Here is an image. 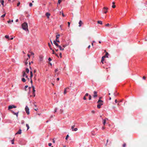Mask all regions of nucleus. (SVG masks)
<instances>
[{
    "instance_id": "f257e3e1",
    "label": "nucleus",
    "mask_w": 147,
    "mask_h": 147,
    "mask_svg": "<svg viewBox=\"0 0 147 147\" xmlns=\"http://www.w3.org/2000/svg\"><path fill=\"white\" fill-rule=\"evenodd\" d=\"M22 28L26 31H29L28 29V24L26 22L24 23L22 25Z\"/></svg>"
},
{
    "instance_id": "f03ea898",
    "label": "nucleus",
    "mask_w": 147,
    "mask_h": 147,
    "mask_svg": "<svg viewBox=\"0 0 147 147\" xmlns=\"http://www.w3.org/2000/svg\"><path fill=\"white\" fill-rule=\"evenodd\" d=\"M103 102L101 100H99L98 102L97 103L98 105H97V107L98 109H100L101 108V106L103 104Z\"/></svg>"
},
{
    "instance_id": "7ed1b4c3",
    "label": "nucleus",
    "mask_w": 147,
    "mask_h": 147,
    "mask_svg": "<svg viewBox=\"0 0 147 147\" xmlns=\"http://www.w3.org/2000/svg\"><path fill=\"white\" fill-rule=\"evenodd\" d=\"M25 110L27 114L28 115H29L30 113L29 112V109L27 106H26L25 108Z\"/></svg>"
},
{
    "instance_id": "20e7f679",
    "label": "nucleus",
    "mask_w": 147,
    "mask_h": 147,
    "mask_svg": "<svg viewBox=\"0 0 147 147\" xmlns=\"http://www.w3.org/2000/svg\"><path fill=\"white\" fill-rule=\"evenodd\" d=\"M16 108V106L15 105H10L8 107V110H9V109H11L13 108Z\"/></svg>"
},
{
    "instance_id": "39448f33",
    "label": "nucleus",
    "mask_w": 147,
    "mask_h": 147,
    "mask_svg": "<svg viewBox=\"0 0 147 147\" xmlns=\"http://www.w3.org/2000/svg\"><path fill=\"white\" fill-rule=\"evenodd\" d=\"M108 9V8L107 7H104L103 8L102 11L104 13H106L107 12Z\"/></svg>"
},
{
    "instance_id": "423d86ee",
    "label": "nucleus",
    "mask_w": 147,
    "mask_h": 147,
    "mask_svg": "<svg viewBox=\"0 0 147 147\" xmlns=\"http://www.w3.org/2000/svg\"><path fill=\"white\" fill-rule=\"evenodd\" d=\"M60 36V35L59 34H57L56 36V41H57V42L60 43V41L59 40V38Z\"/></svg>"
},
{
    "instance_id": "0eeeda50",
    "label": "nucleus",
    "mask_w": 147,
    "mask_h": 147,
    "mask_svg": "<svg viewBox=\"0 0 147 147\" xmlns=\"http://www.w3.org/2000/svg\"><path fill=\"white\" fill-rule=\"evenodd\" d=\"M22 76L24 77H25L26 78H27L28 79H29L28 78V76L26 75V74L25 73V72L24 71H22Z\"/></svg>"
},
{
    "instance_id": "6e6552de",
    "label": "nucleus",
    "mask_w": 147,
    "mask_h": 147,
    "mask_svg": "<svg viewBox=\"0 0 147 147\" xmlns=\"http://www.w3.org/2000/svg\"><path fill=\"white\" fill-rule=\"evenodd\" d=\"M53 43L54 44L55 46L58 47V46H59V45H58V44L57 43V41L55 40H54L53 42Z\"/></svg>"
},
{
    "instance_id": "1a4fd4ad",
    "label": "nucleus",
    "mask_w": 147,
    "mask_h": 147,
    "mask_svg": "<svg viewBox=\"0 0 147 147\" xmlns=\"http://www.w3.org/2000/svg\"><path fill=\"white\" fill-rule=\"evenodd\" d=\"M94 95H93V97H97V92L96 91H94Z\"/></svg>"
},
{
    "instance_id": "9d476101",
    "label": "nucleus",
    "mask_w": 147,
    "mask_h": 147,
    "mask_svg": "<svg viewBox=\"0 0 147 147\" xmlns=\"http://www.w3.org/2000/svg\"><path fill=\"white\" fill-rule=\"evenodd\" d=\"M22 133V130L20 129L19 130L16 134V135L18 134H21Z\"/></svg>"
},
{
    "instance_id": "9b49d317",
    "label": "nucleus",
    "mask_w": 147,
    "mask_h": 147,
    "mask_svg": "<svg viewBox=\"0 0 147 147\" xmlns=\"http://www.w3.org/2000/svg\"><path fill=\"white\" fill-rule=\"evenodd\" d=\"M88 95H89V94H88V93H86V94H85V96L83 97L84 100H86V96H88Z\"/></svg>"
},
{
    "instance_id": "f8f14e48",
    "label": "nucleus",
    "mask_w": 147,
    "mask_h": 147,
    "mask_svg": "<svg viewBox=\"0 0 147 147\" xmlns=\"http://www.w3.org/2000/svg\"><path fill=\"white\" fill-rule=\"evenodd\" d=\"M83 24V23L82 22L81 20H80L79 22V26L81 27L82 26V24Z\"/></svg>"
},
{
    "instance_id": "ddd939ff",
    "label": "nucleus",
    "mask_w": 147,
    "mask_h": 147,
    "mask_svg": "<svg viewBox=\"0 0 147 147\" xmlns=\"http://www.w3.org/2000/svg\"><path fill=\"white\" fill-rule=\"evenodd\" d=\"M46 15L47 17L48 18H49V16H50V14L49 13H46Z\"/></svg>"
},
{
    "instance_id": "4468645a",
    "label": "nucleus",
    "mask_w": 147,
    "mask_h": 147,
    "mask_svg": "<svg viewBox=\"0 0 147 147\" xmlns=\"http://www.w3.org/2000/svg\"><path fill=\"white\" fill-rule=\"evenodd\" d=\"M69 87H67V88H65V90H64V94H66L67 92V89H69Z\"/></svg>"
},
{
    "instance_id": "2eb2a0df",
    "label": "nucleus",
    "mask_w": 147,
    "mask_h": 147,
    "mask_svg": "<svg viewBox=\"0 0 147 147\" xmlns=\"http://www.w3.org/2000/svg\"><path fill=\"white\" fill-rule=\"evenodd\" d=\"M106 119L108 120V119L106 118L104 120H103V124L104 125H105L106 122Z\"/></svg>"
},
{
    "instance_id": "dca6fc26",
    "label": "nucleus",
    "mask_w": 147,
    "mask_h": 147,
    "mask_svg": "<svg viewBox=\"0 0 147 147\" xmlns=\"http://www.w3.org/2000/svg\"><path fill=\"white\" fill-rule=\"evenodd\" d=\"M109 55V53H108L106 52V54L105 55L103 56V57H105V58L106 57H108V55Z\"/></svg>"
},
{
    "instance_id": "f3484780",
    "label": "nucleus",
    "mask_w": 147,
    "mask_h": 147,
    "mask_svg": "<svg viewBox=\"0 0 147 147\" xmlns=\"http://www.w3.org/2000/svg\"><path fill=\"white\" fill-rule=\"evenodd\" d=\"M115 2H113V3H112V4H113V5L112 6V7L113 8H115V7H116L115 5Z\"/></svg>"
},
{
    "instance_id": "a211bd4d",
    "label": "nucleus",
    "mask_w": 147,
    "mask_h": 147,
    "mask_svg": "<svg viewBox=\"0 0 147 147\" xmlns=\"http://www.w3.org/2000/svg\"><path fill=\"white\" fill-rule=\"evenodd\" d=\"M0 2H1L2 5H3V6H4V1L3 0H1Z\"/></svg>"
},
{
    "instance_id": "6ab92c4d",
    "label": "nucleus",
    "mask_w": 147,
    "mask_h": 147,
    "mask_svg": "<svg viewBox=\"0 0 147 147\" xmlns=\"http://www.w3.org/2000/svg\"><path fill=\"white\" fill-rule=\"evenodd\" d=\"M58 47L59 48L60 50H63L64 49V48H62V47L60 45H59Z\"/></svg>"
},
{
    "instance_id": "aec40b11",
    "label": "nucleus",
    "mask_w": 147,
    "mask_h": 147,
    "mask_svg": "<svg viewBox=\"0 0 147 147\" xmlns=\"http://www.w3.org/2000/svg\"><path fill=\"white\" fill-rule=\"evenodd\" d=\"M105 57H103V56L102 57L101 59V62L103 63V61H104V58Z\"/></svg>"
},
{
    "instance_id": "412c9836",
    "label": "nucleus",
    "mask_w": 147,
    "mask_h": 147,
    "mask_svg": "<svg viewBox=\"0 0 147 147\" xmlns=\"http://www.w3.org/2000/svg\"><path fill=\"white\" fill-rule=\"evenodd\" d=\"M32 90L33 92H35V90L34 87L33 86H32Z\"/></svg>"
},
{
    "instance_id": "4be33fe9",
    "label": "nucleus",
    "mask_w": 147,
    "mask_h": 147,
    "mask_svg": "<svg viewBox=\"0 0 147 147\" xmlns=\"http://www.w3.org/2000/svg\"><path fill=\"white\" fill-rule=\"evenodd\" d=\"M97 23L101 25H102V21H97Z\"/></svg>"
},
{
    "instance_id": "5701e85b",
    "label": "nucleus",
    "mask_w": 147,
    "mask_h": 147,
    "mask_svg": "<svg viewBox=\"0 0 147 147\" xmlns=\"http://www.w3.org/2000/svg\"><path fill=\"white\" fill-rule=\"evenodd\" d=\"M30 79H31V78H32V77L33 76V74H32V71H30Z\"/></svg>"
},
{
    "instance_id": "b1692460",
    "label": "nucleus",
    "mask_w": 147,
    "mask_h": 147,
    "mask_svg": "<svg viewBox=\"0 0 147 147\" xmlns=\"http://www.w3.org/2000/svg\"><path fill=\"white\" fill-rule=\"evenodd\" d=\"M5 38L8 39L9 40L10 39L9 36L8 35H6L5 36Z\"/></svg>"
},
{
    "instance_id": "393cba45",
    "label": "nucleus",
    "mask_w": 147,
    "mask_h": 147,
    "mask_svg": "<svg viewBox=\"0 0 147 147\" xmlns=\"http://www.w3.org/2000/svg\"><path fill=\"white\" fill-rule=\"evenodd\" d=\"M29 69H28V68H26V72L27 73H29Z\"/></svg>"
},
{
    "instance_id": "a878e982",
    "label": "nucleus",
    "mask_w": 147,
    "mask_h": 147,
    "mask_svg": "<svg viewBox=\"0 0 147 147\" xmlns=\"http://www.w3.org/2000/svg\"><path fill=\"white\" fill-rule=\"evenodd\" d=\"M22 81L23 82H25L26 81V80L24 78H23L22 79Z\"/></svg>"
},
{
    "instance_id": "bb28decb",
    "label": "nucleus",
    "mask_w": 147,
    "mask_h": 147,
    "mask_svg": "<svg viewBox=\"0 0 147 147\" xmlns=\"http://www.w3.org/2000/svg\"><path fill=\"white\" fill-rule=\"evenodd\" d=\"M26 127H27V130H28L29 128V125L27 124H26Z\"/></svg>"
},
{
    "instance_id": "cd10ccee",
    "label": "nucleus",
    "mask_w": 147,
    "mask_h": 147,
    "mask_svg": "<svg viewBox=\"0 0 147 147\" xmlns=\"http://www.w3.org/2000/svg\"><path fill=\"white\" fill-rule=\"evenodd\" d=\"M61 14L62 15V16L63 17H65V15L63 13V12H62L61 13V12L60 11V14L61 15Z\"/></svg>"
},
{
    "instance_id": "c85d7f7f",
    "label": "nucleus",
    "mask_w": 147,
    "mask_h": 147,
    "mask_svg": "<svg viewBox=\"0 0 147 147\" xmlns=\"http://www.w3.org/2000/svg\"><path fill=\"white\" fill-rule=\"evenodd\" d=\"M28 58H27V59H26V61L25 62V64L26 65L28 64V62H27V60H28Z\"/></svg>"
},
{
    "instance_id": "c756f323",
    "label": "nucleus",
    "mask_w": 147,
    "mask_h": 147,
    "mask_svg": "<svg viewBox=\"0 0 147 147\" xmlns=\"http://www.w3.org/2000/svg\"><path fill=\"white\" fill-rule=\"evenodd\" d=\"M13 113L14 115H16L17 117H18V112H17V113H15L13 112Z\"/></svg>"
},
{
    "instance_id": "7c9ffc66",
    "label": "nucleus",
    "mask_w": 147,
    "mask_h": 147,
    "mask_svg": "<svg viewBox=\"0 0 147 147\" xmlns=\"http://www.w3.org/2000/svg\"><path fill=\"white\" fill-rule=\"evenodd\" d=\"M5 14H6L5 13L3 15H2L1 16V17L2 18H4L5 17Z\"/></svg>"
},
{
    "instance_id": "2f4dec72",
    "label": "nucleus",
    "mask_w": 147,
    "mask_h": 147,
    "mask_svg": "<svg viewBox=\"0 0 147 147\" xmlns=\"http://www.w3.org/2000/svg\"><path fill=\"white\" fill-rule=\"evenodd\" d=\"M126 144L125 143L123 144V147H126Z\"/></svg>"
},
{
    "instance_id": "473e14b6",
    "label": "nucleus",
    "mask_w": 147,
    "mask_h": 147,
    "mask_svg": "<svg viewBox=\"0 0 147 147\" xmlns=\"http://www.w3.org/2000/svg\"><path fill=\"white\" fill-rule=\"evenodd\" d=\"M91 97L90 95H89V100H91Z\"/></svg>"
},
{
    "instance_id": "72a5a7b5",
    "label": "nucleus",
    "mask_w": 147,
    "mask_h": 147,
    "mask_svg": "<svg viewBox=\"0 0 147 147\" xmlns=\"http://www.w3.org/2000/svg\"><path fill=\"white\" fill-rule=\"evenodd\" d=\"M20 2H19L18 3H17V6H19V5H20Z\"/></svg>"
},
{
    "instance_id": "f704fd0d",
    "label": "nucleus",
    "mask_w": 147,
    "mask_h": 147,
    "mask_svg": "<svg viewBox=\"0 0 147 147\" xmlns=\"http://www.w3.org/2000/svg\"><path fill=\"white\" fill-rule=\"evenodd\" d=\"M69 137V135H67L65 138V139L66 140H67V139Z\"/></svg>"
},
{
    "instance_id": "c9c22d12",
    "label": "nucleus",
    "mask_w": 147,
    "mask_h": 147,
    "mask_svg": "<svg viewBox=\"0 0 147 147\" xmlns=\"http://www.w3.org/2000/svg\"><path fill=\"white\" fill-rule=\"evenodd\" d=\"M61 2V0H58V3L59 4H60V3Z\"/></svg>"
},
{
    "instance_id": "e433bc0d",
    "label": "nucleus",
    "mask_w": 147,
    "mask_h": 147,
    "mask_svg": "<svg viewBox=\"0 0 147 147\" xmlns=\"http://www.w3.org/2000/svg\"><path fill=\"white\" fill-rule=\"evenodd\" d=\"M11 143L12 144H14V140H11Z\"/></svg>"
},
{
    "instance_id": "4c0bfd02",
    "label": "nucleus",
    "mask_w": 147,
    "mask_h": 147,
    "mask_svg": "<svg viewBox=\"0 0 147 147\" xmlns=\"http://www.w3.org/2000/svg\"><path fill=\"white\" fill-rule=\"evenodd\" d=\"M78 130V129L77 128H75L74 129V131H76Z\"/></svg>"
},
{
    "instance_id": "58836bf2",
    "label": "nucleus",
    "mask_w": 147,
    "mask_h": 147,
    "mask_svg": "<svg viewBox=\"0 0 147 147\" xmlns=\"http://www.w3.org/2000/svg\"><path fill=\"white\" fill-rule=\"evenodd\" d=\"M32 3H30L29 4V6L30 7H32Z\"/></svg>"
},
{
    "instance_id": "ea45409f",
    "label": "nucleus",
    "mask_w": 147,
    "mask_h": 147,
    "mask_svg": "<svg viewBox=\"0 0 147 147\" xmlns=\"http://www.w3.org/2000/svg\"><path fill=\"white\" fill-rule=\"evenodd\" d=\"M68 24V27H70V22H67Z\"/></svg>"
},
{
    "instance_id": "a19ab883",
    "label": "nucleus",
    "mask_w": 147,
    "mask_h": 147,
    "mask_svg": "<svg viewBox=\"0 0 147 147\" xmlns=\"http://www.w3.org/2000/svg\"><path fill=\"white\" fill-rule=\"evenodd\" d=\"M74 127L73 126H71V129H72V131H74Z\"/></svg>"
},
{
    "instance_id": "79ce46f5",
    "label": "nucleus",
    "mask_w": 147,
    "mask_h": 147,
    "mask_svg": "<svg viewBox=\"0 0 147 147\" xmlns=\"http://www.w3.org/2000/svg\"><path fill=\"white\" fill-rule=\"evenodd\" d=\"M28 85H26V86H25V90H26V89L28 88Z\"/></svg>"
},
{
    "instance_id": "37998d69",
    "label": "nucleus",
    "mask_w": 147,
    "mask_h": 147,
    "mask_svg": "<svg viewBox=\"0 0 147 147\" xmlns=\"http://www.w3.org/2000/svg\"><path fill=\"white\" fill-rule=\"evenodd\" d=\"M52 144L51 143H49L48 144V145L49 146H51Z\"/></svg>"
},
{
    "instance_id": "c03bdc74",
    "label": "nucleus",
    "mask_w": 147,
    "mask_h": 147,
    "mask_svg": "<svg viewBox=\"0 0 147 147\" xmlns=\"http://www.w3.org/2000/svg\"><path fill=\"white\" fill-rule=\"evenodd\" d=\"M58 71V69H56L55 70V73H56Z\"/></svg>"
},
{
    "instance_id": "a18cd8bd",
    "label": "nucleus",
    "mask_w": 147,
    "mask_h": 147,
    "mask_svg": "<svg viewBox=\"0 0 147 147\" xmlns=\"http://www.w3.org/2000/svg\"><path fill=\"white\" fill-rule=\"evenodd\" d=\"M59 55H60V58H61L62 57V53H60V54H59Z\"/></svg>"
},
{
    "instance_id": "49530a36",
    "label": "nucleus",
    "mask_w": 147,
    "mask_h": 147,
    "mask_svg": "<svg viewBox=\"0 0 147 147\" xmlns=\"http://www.w3.org/2000/svg\"><path fill=\"white\" fill-rule=\"evenodd\" d=\"M57 110V108H55V110H54V112L55 113V112H56Z\"/></svg>"
},
{
    "instance_id": "de8ad7c7",
    "label": "nucleus",
    "mask_w": 147,
    "mask_h": 147,
    "mask_svg": "<svg viewBox=\"0 0 147 147\" xmlns=\"http://www.w3.org/2000/svg\"><path fill=\"white\" fill-rule=\"evenodd\" d=\"M109 25H110L108 23V24H106L105 25V26H109Z\"/></svg>"
},
{
    "instance_id": "09e8293b",
    "label": "nucleus",
    "mask_w": 147,
    "mask_h": 147,
    "mask_svg": "<svg viewBox=\"0 0 147 147\" xmlns=\"http://www.w3.org/2000/svg\"><path fill=\"white\" fill-rule=\"evenodd\" d=\"M51 60L52 59L50 58H49L48 59V60L49 61H51Z\"/></svg>"
},
{
    "instance_id": "8fccbe9b",
    "label": "nucleus",
    "mask_w": 147,
    "mask_h": 147,
    "mask_svg": "<svg viewBox=\"0 0 147 147\" xmlns=\"http://www.w3.org/2000/svg\"><path fill=\"white\" fill-rule=\"evenodd\" d=\"M52 52H53V53H52V54H55V52H54V50H52Z\"/></svg>"
},
{
    "instance_id": "3c124183",
    "label": "nucleus",
    "mask_w": 147,
    "mask_h": 147,
    "mask_svg": "<svg viewBox=\"0 0 147 147\" xmlns=\"http://www.w3.org/2000/svg\"><path fill=\"white\" fill-rule=\"evenodd\" d=\"M33 95L34 96H35V92L33 93Z\"/></svg>"
},
{
    "instance_id": "603ef678",
    "label": "nucleus",
    "mask_w": 147,
    "mask_h": 147,
    "mask_svg": "<svg viewBox=\"0 0 147 147\" xmlns=\"http://www.w3.org/2000/svg\"><path fill=\"white\" fill-rule=\"evenodd\" d=\"M11 22V21L10 20H9V21H7V22L8 23H10Z\"/></svg>"
},
{
    "instance_id": "864d4df0",
    "label": "nucleus",
    "mask_w": 147,
    "mask_h": 147,
    "mask_svg": "<svg viewBox=\"0 0 147 147\" xmlns=\"http://www.w3.org/2000/svg\"><path fill=\"white\" fill-rule=\"evenodd\" d=\"M63 111V110L62 109L60 110V112L61 113Z\"/></svg>"
},
{
    "instance_id": "5fc2aeb1",
    "label": "nucleus",
    "mask_w": 147,
    "mask_h": 147,
    "mask_svg": "<svg viewBox=\"0 0 147 147\" xmlns=\"http://www.w3.org/2000/svg\"><path fill=\"white\" fill-rule=\"evenodd\" d=\"M34 109L36 111H37V110H38V108H36V109Z\"/></svg>"
},
{
    "instance_id": "6e6d98bb",
    "label": "nucleus",
    "mask_w": 147,
    "mask_h": 147,
    "mask_svg": "<svg viewBox=\"0 0 147 147\" xmlns=\"http://www.w3.org/2000/svg\"><path fill=\"white\" fill-rule=\"evenodd\" d=\"M48 46L49 47H51V45L49 43H48Z\"/></svg>"
},
{
    "instance_id": "4d7b16f0",
    "label": "nucleus",
    "mask_w": 147,
    "mask_h": 147,
    "mask_svg": "<svg viewBox=\"0 0 147 147\" xmlns=\"http://www.w3.org/2000/svg\"><path fill=\"white\" fill-rule=\"evenodd\" d=\"M92 113H95V111H92Z\"/></svg>"
},
{
    "instance_id": "13d9d810",
    "label": "nucleus",
    "mask_w": 147,
    "mask_h": 147,
    "mask_svg": "<svg viewBox=\"0 0 147 147\" xmlns=\"http://www.w3.org/2000/svg\"><path fill=\"white\" fill-rule=\"evenodd\" d=\"M108 141H109V140H108V139L107 140V144H106V145H107V144L108 143Z\"/></svg>"
},
{
    "instance_id": "bf43d9fd",
    "label": "nucleus",
    "mask_w": 147,
    "mask_h": 147,
    "mask_svg": "<svg viewBox=\"0 0 147 147\" xmlns=\"http://www.w3.org/2000/svg\"><path fill=\"white\" fill-rule=\"evenodd\" d=\"M146 78V77L144 76L143 77V79H144V80Z\"/></svg>"
},
{
    "instance_id": "052dcab7",
    "label": "nucleus",
    "mask_w": 147,
    "mask_h": 147,
    "mask_svg": "<svg viewBox=\"0 0 147 147\" xmlns=\"http://www.w3.org/2000/svg\"><path fill=\"white\" fill-rule=\"evenodd\" d=\"M31 55H34V53H33V52H31Z\"/></svg>"
},
{
    "instance_id": "680f3d73",
    "label": "nucleus",
    "mask_w": 147,
    "mask_h": 147,
    "mask_svg": "<svg viewBox=\"0 0 147 147\" xmlns=\"http://www.w3.org/2000/svg\"><path fill=\"white\" fill-rule=\"evenodd\" d=\"M27 55H28V57L29 58H30V55L29 54H28Z\"/></svg>"
},
{
    "instance_id": "e2e57ef3",
    "label": "nucleus",
    "mask_w": 147,
    "mask_h": 147,
    "mask_svg": "<svg viewBox=\"0 0 147 147\" xmlns=\"http://www.w3.org/2000/svg\"><path fill=\"white\" fill-rule=\"evenodd\" d=\"M117 99H115V102L116 103H117Z\"/></svg>"
},
{
    "instance_id": "0e129e2a",
    "label": "nucleus",
    "mask_w": 147,
    "mask_h": 147,
    "mask_svg": "<svg viewBox=\"0 0 147 147\" xmlns=\"http://www.w3.org/2000/svg\"><path fill=\"white\" fill-rule=\"evenodd\" d=\"M63 26V25H61L60 26V27L61 28Z\"/></svg>"
},
{
    "instance_id": "69168bd1",
    "label": "nucleus",
    "mask_w": 147,
    "mask_h": 147,
    "mask_svg": "<svg viewBox=\"0 0 147 147\" xmlns=\"http://www.w3.org/2000/svg\"><path fill=\"white\" fill-rule=\"evenodd\" d=\"M66 46V45H63V48H64Z\"/></svg>"
},
{
    "instance_id": "338daca9",
    "label": "nucleus",
    "mask_w": 147,
    "mask_h": 147,
    "mask_svg": "<svg viewBox=\"0 0 147 147\" xmlns=\"http://www.w3.org/2000/svg\"><path fill=\"white\" fill-rule=\"evenodd\" d=\"M105 128V127H102V129L103 130Z\"/></svg>"
},
{
    "instance_id": "774afa93",
    "label": "nucleus",
    "mask_w": 147,
    "mask_h": 147,
    "mask_svg": "<svg viewBox=\"0 0 147 147\" xmlns=\"http://www.w3.org/2000/svg\"><path fill=\"white\" fill-rule=\"evenodd\" d=\"M57 81H59V78H57Z\"/></svg>"
}]
</instances>
